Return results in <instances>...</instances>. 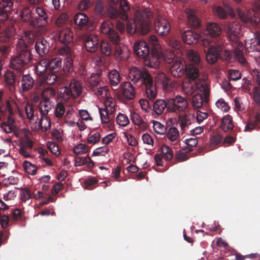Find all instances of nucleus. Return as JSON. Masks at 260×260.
Returning a JSON list of instances; mask_svg holds the SVG:
<instances>
[{
    "mask_svg": "<svg viewBox=\"0 0 260 260\" xmlns=\"http://www.w3.org/2000/svg\"><path fill=\"white\" fill-rule=\"evenodd\" d=\"M221 28L218 24L209 22L206 23L205 29L200 31L201 45L203 48H207L211 43V37H217L221 34Z\"/></svg>",
    "mask_w": 260,
    "mask_h": 260,
    "instance_id": "1",
    "label": "nucleus"
},
{
    "mask_svg": "<svg viewBox=\"0 0 260 260\" xmlns=\"http://www.w3.org/2000/svg\"><path fill=\"white\" fill-rule=\"evenodd\" d=\"M31 43L28 33L20 38L17 41L16 49L18 56L25 64L29 63L32 58V56L27 48L28 44Z\"/></svg>",
    "mask_w": 260,
    "mask_h": 260,
    "instance_id": "2",
    "label": "nucleus"
},
{
    "mask_svg": "<svg viewBox=\"0 0 260 260\" xmlns=\"http://www.w3.org/2000/svg\"><path fill=\"white\" fill-rule=\"evenodd\" d=\"M116 102L115 99L109 96L104 101V107L99 109L101 123L104 126L111 125L109 116L115 111Z\"/></svg>",
    "mask_w": 260,
    "mask_h": 260,
    "instance_id": "3",
    "label": "nucleus"
},
{
    "mask_svg": "<svg viewBox=\"0 0 260 260\" xmlns=\"http://www.w3.org/2000/svg\"><path fill=\"white\" fill-rule=\"evenodd\" d=\"M16 110L19 111V108L17 103L13 100H7L4 102H0V121L5 118L6 114L9 113L7 122L4 123L10 125L14 126V119L12 117Z\"/></svg>",
    "mask_w": 260,
    "mask_h": 260,
    "instance_id": "4",
    "label": "nucleus"
},
{
    "mask_svg": "<svg viewBox=\"0 0 260 260\" xmlns=\"http://www.w3.org/2000/svg\"><path fill=\"white\" fill-rule=\"evenodd\" d=\"M244 49L249 52L253 53V56L258 64H260V34L256 32L253 38L245 40Z\"/></svg>",
    "mask_w": 260,
    "mask_h": 260,
    "instance_id": "5",
    "label": "nucleus"
},
{
    "mask_svg": "<svg viewBox=\"0 0 260 260\" xmlns=\"http://www.w3.org/2000/svg\"><path fill=\"white\" fill-rule=\"evenodd\" d=\"M225 29L229 39L233 42V46H236L238 43V39L242 35V25L238 21L229 22L225 26Z\"/></svg>",
    "mask_w": 260,
    "mask_h": 260,
    "instance_id": "6",
    "label": "nucleus"
},
{
    "mask_svg": "<svg viewBox=\"0 0 260 260\" xmlns=\"http://www.w3.org/2000/svg\"><path fill=\"white\" fill-rule=\"evenodd\" d=\"M153 25L155 30L160 36H166L170 32V23L164 15L160 13H157L154 15Z\"/></svg>",
    "mask_w": 260,
    "mask_h": 260,
    "instance_id": "7",
    "label": "nucleus"
},
{
    "mask_svg": "<svg viewBox=\"0 0 260 260\" xmlns=\"http://www.w3.org/2000/svg\"><path fill=\"white\" fill-rule=\"evenodd\" d=\"M205 53L206 60L208 63L212 64L215 63L220 57L223 53V46L215 43H211L207 48H203Z\"/></svg>",
    "mask_w": 260,
    "mask_h": 260,
    "instance_id": "8",
    "label": "nucleus"
},
{
    "mask_svg": "<svg viewBox=\"0 0 260 260\" xmlns=\"http://www.w3.org/2000/svg\"><path fill=\"white\" fill-rule=\"evenodd\" d=\"M81 90L80 83L76 80H74L71 82L69 88L67 87L60 88L59 93L60 95L62 94L63 99L66 100L69 96L73 99L77 98L81 93Z\"/></svg>",
    "mask_w": 260,
    "mask_h": 260,
    "instance_id": "9",
    "label": "nucleus"
},
{
    "mask_svg": "<svg viewBox=\"0 0 260 260\" xmlns=\"http://www.w3.org/2000/svg\"><path fill=\"white\" fill-rule=\"evenodd\" d=\"M209 93V88L206 84H198L197 92L194 93L192 99V106L196 108L201 107L204 101L203 95L204 96V101L207 102Z\"/></svg>",
    "mask_w": 260,
    "mask_h": 260,
    "instance_id": "10",
    "label": "nucleus"
},
{
    "mask_svg": "<svg viewBox=\"0 0 260 260\" xmlns=\"http://www.w3.org/2000/svg\"><path fill=\"white\" fill-rule=\"evenodd\" d=\"M188 101L181 95L168 99V109L171 111L177 110L180 112L184 111L188 107Z\"/></svg>",
    "mask_w": 260,
    "mask_h": 260,
    "instance_id": "11",
    "label": "nucleus"
},
{
    "mask_svg": "<svg viewBox=\"0 0 260 260\" xmlns=\"http://www.w3.org/2000/svg\"><path fill=\"white\" fill-rule=\"evenodd\" d=\"M46 93L52 94V89L48 87L44 89L42 92V96L43 100L41 102L39 106V111L42 116H46L48 113L52 109L53 105L49 99L45 96Z\"/></svg>",
    "mask_w": 260,
    "mask_h": 260,
    "instance_id": "12",
    "label": "nucleus"
},
{
    "mask_svg": "<svg viewBox=\"0 0 260 260\" xmlns=\"http://www.w3.org/2000/svg\"><path fill=\"white\" fill-rule=\"evenodd\" d=\"M185 60L177 58L170 67L171 74L175 78H179L185 73Z\"/></svg>",
    "mask_w": 260,
    "mask_h": 260,
    "instance_id": "13",
    "label": "nucleus"
},
{
    "mask_svg": "<svg viewBox=\"0 0 260 260\" xmlns=\"http://www.w3.org/2000/svg\"><path fill=\"white\" fill-rule=\"evenodd\" d=\"M84 46L89 52H95L98 48L99 40L96 35L85 34L83 36Z\"/></svg>",
    "mask_w": 260,
    "mask_h": 260,
    "instance_id": "14",
    "label": "nucleus"
},
{
    "mask_svg": "<svg viewBox=\"0 0 260 260\" xmlns=\"http://www.w3.org/2000/svg\"><path fill=\"white\" fill-rule=\"evenodd\" d=\"M162 51H151L149 57L144 58V63L149 68L156 69L160 63Z\"/></svg>",
    "mask_w": 260,
    "mask_h": 260,
    "instance_id": "15",
    "label": "nucleus"
},
{
    "mask_svg": "<svg viewBox=\"0 0 260 260\" xmlns=\"http://www.w3.org/2000/svg\"><path fill=\"white\" fill-rule=\"evenodd\" d=\"M239 18L244 23H248L253 26H255L260 22V19L255 14L252 15L249 11H242L240 9H237Z\"/></svg>",
    "mask_w": 260,
    "mask_h": 260,
    "instance_id": "16",
    "label": "nucleus"
},
{
    "mask_svg": "<svg viewBox=\"0 0 260 260\" xmlns=\"http://www.w3.org/2000/svg\"><path fill=\"white\" fill-rule=\"evenodd\" d=\"M73 32L71 28L66 27L55 32V37L60 43L64 44L72 42Z\"/></svg>",
    "mask_w": 260,
    "mask_h": 260,
    "instance_id": "17",
    "label": "nucleus"
},
{
    "mask_svg": "<svg viewBox=\"0 0 260 260\" xmlns=\"http://www.w3.org/2000/svg\"><path fill=\"white\" fill-rule=\"evenodd\" d=\"M151 76L150 74L146 71H141L135 67H132L129 71L128 77L134 82H138L141 80L143 83L145 82V76Z\"/></svg>",
    "mask_w": 260,
    "mask_h": 260,
    "instance_id": "18",
    "label": "nucleus"
},
{
    "mask_svg": "<svg viewBox=\"0 0 260 260\" xmlns=\"http://www.w3.org/2000/svg\"><path fill=\"white\" fill-rule=\"evenodd\" d=\"M134 49L136 54L143 59L147 57L150 53L147 43L142 40H139L135 42Z\"/></svg>",
    "mask_w": 260,
    "mask_h": 260,
    "instance_id": "19",
    "label": "nucleus"
},
{
    "mask_svg": "<svg viewBox=\"0 0 260 260\" xmlns=\"http://www.w3.org/2000/svg\"><path fill=\"white\" fill-rule=\"evenodd\" d=\"M114 55L117 59L124 61L130 56L129 50L125 45L119 44L115 46Z\"/></svg>",
    "mask_w": 260,
    "mask_h": 260,
    "instance_id": "20",
    "label": "nucleus"
},
{
    "mask_svg": "<svg viewBox=\"0 0 260 260\" xmlns=\"http://www.w3.org/2000/svg\"><path fill=\"white\" fill-rule=\"evenodd\" d=\"M143 84L145 86L147 96L151 100L156 98L157 96L156 88L153 83L151 76H149L148 75L145 76V82Z\"/></svg>",
    "mask_w": 260,
    "mask_h": 260,
    "instance_id": "21",
    "label": "nucleus"
},
{
    "mask_svg": "<svg viewBox=\"0 0 260 260\" xmlns=\"http://www.w3.org/2000/svg\"><path fill=\"white\" fill-rule=\"evenodd\" d=\"M181 35L184 42L189 45L197 44L199 39H200V34H198L191 30L183 31Z\"/></svg>",
    "mask_w": 260,
    "mask_h": 260,
    "instance_id": "22",
    "label": "nucleus"
},
{
    "mask_svg": "<svg viewBox=\"0 0 260 260\" xmlns=\"http://www.w3.org/2000/svg\"><path fill=\"white\" fill-rule=\"evenodd\" d=\"M199 84H206L203 82H198L194 85L189 79H185L182 82L183 92L186 95H190L197 92V86Z\"/></svg>",
    "mask_w": 260,
    "mask_h": 260,
    "instance_id": "23",
    "label": "nucleus"
},
{
    "mask_svg": "<svg viewBox=\"0 0 260 260\" xmlns=\"http://www.w3.org/2000/svg\"><path fill=\"white\" fill-rule=\"evenodd\" d=\"M120 89L123 95L127 99L132 100L135 96L134 87L129 82H124L120 85Z\"/></svg>",
    "mask_w": 260,
    "mask_h": 260,
    "instance_id": "24",
    "label": "nucleus"
},
{
    "mask_svg": "<svg viewBox=\"0 0 260 260\" xmlns=\"http://www.w3.org/2000/svg\"><path fill=\"white\" fill-rule=\"evenodd\" d=\"M35 49L38 54L40 56H43L49 51V43L44 39H38L36 43Z\"/></svg>",
    "mask_w": 260,
    "mask_h": 260,
    "instance_id": "25",
    "label": "nucleus"
},
{
    "mask_svg": "<svg viewBox=\"0 0 260 260\" xmlns=\"http://www.w3.org/2000/svg\"><path fill=\"white\" fill-rule=\"evenodd\" d=\"M149 12L147 9H137L134 13L133 20L138 24L145 21V18L149 16L148 13Z\"/></svg>",
    "mask_w": 260,
    "mask_h": 260,
    "instance_id": "26",
    "label": "nucleus"
},
{
    "mask_svg": "<svg viewBox=\"0 0 260 260\" xmlns=\"http://www.w3.org/2000/svg\"><path fill=\"white\" fill-rule=\"evenodd\" d=\"M220 126L225 132L232 131L234 127L232 117L229 114L224 116L221 119Z\"/></svg>",
    "mask_w": 260,
    "mask_h": 260,
    "instance_id": "27",
    "label": "nucleus"
},
{
    "mask_svg": "<svg viewBox=\"0 0 260 260\" xmlns=\"http://www.w3.org/2000/svg\"><path fill=\"white\" fill-rule=\"evenodd\" d=\"M48 65V59L44 58L36 63L35 67V72L36 74L41 76L46 72Z\"/></svg>",
    "mask_w": 260,
    "mask_h": 260,
    "instance_id": "28",
    "label": "nucleus"
},
{
    "mask_svg": "<svg viewBox=\"0 0 260 260\" xmlns=\"http://www.w3.org/2000/svg\"><path fill=\"white\" fill-rule=\"evenodd\" d=\"M185 73L187 79L194 80L199 76V72L198 68L193 64L190 63L185 67Z\"/></svg>",
    "mask_w": 260,
    "mask_h": 260,
    "instance_id": "29",
    "label": "nucleus"
},
{
    "mask_svg": "<svg viewBox=\"0 0 260 260\" xmlns=\"http://www.w3.org/2000/svg\"><path fill=\"white\" fill-rule=\"evenodd\" d=\"M14 10L16 11V13L18 14L20 19L23 21H28L31 18V11L28 7H26L23 9H15Z\"/></svg>",
    "mask_w": 260,
    "mask_h": 260,
    "instance_id": "30",
    "label": "nucleus"
},
{
    "mask_svg": "<svg viewBox=\"0 0 260 260\" xmlns=\"http://www.w3.org/2000/svg\"><path fill=\"white\" fill-rule=\"evenodd\" d=\"M34 85V80L29 75H23L21 80L22 89L23 91L30 90Z\"/></svg>",
    "mask_w": 260,
    "mask_h": 260,
    "instance_id": "31",
    "label": "nucleus"
},
{
    "mask_svg": "<svg viewBox=\"0 0 260 260\" xmlns=\"http://www.w3.org/2000/svg\"><path fill=\"white\" fill-rule=\"evenodd\" d=\"M234 48V53L239 60V61L242 63L244 64L246 62L245 59L243 57V53L244 47L242 43H238V44H236V46H233Z\"/></svg>",
    "mask_w": 260,
    "mask_h": 260,
    "instance_id": "32",
    "label": "nucleus"
},
{
    "mask_svg": "<svg viewBox=\"0 0 260 260\" xmlns=\"http://www.w3.org/2000/svg\"><path fill=\"white\" fill-rule=\"evenodd\" d=\"M186 56L187 59L192 64L198 65L201 61V57L199 53L194 50L190 49L187 51Z\"/></svg>",
    "mask_w": 260,
    "mask_h": 260,
    "instance_id": "33",
    "label": "nucleus"
},
{
    "mask_svg": "<svg viewBox=\"0 0 260 260\" xmlns=\"http://www.w3.org/2000/svg\"><path fill=\"white\" fill-rule=\"evenodd\" d=\"M168 108V101L164 100H157L153 105V111L157 115H160L163 113L165 109Z\"/></svg>",
    "mask_w": 260,
    "mask_h": 260,
    "instance_id": "34",
    "label": "nucleus"
},
{
    "mask_svg": "<svg viewBox=\"0 0 260 260\" xmlns=\"http://www.w3.org/2000/svg\"><path fill=\"white\" fill-rule=\"evenodd\" d=\"M167 137L171 142L174 143V144L176 146H178L179 142V134L176 127H172L169 129Z\"/></svg>",
    "mask_w": 260,
    "mask_h": 260,
    "instance_id": "35",
    "label": "nucleus"
},
{
    "mask_svg": "<svg viewBox=\"0 0 260 260\" xmlns=\"http://www.w3.org/2000/svg\"><path fill=\"white\" fill-rule=\"evenodd\" d=\"M155 82L161 85L164 89H167L169 83V80L168 76L164 73H159L155 77Z\"/></svg>",
    "mask_w": 260,
    "mask_h": 260,
    "instance_id": "36",
    "label": "nucleus"
},
{
    "mask_svg": "<svg viewBox=\"0 0 260 260\" xmlns=\"http://www.w3.org/2000/svg\"><path fill=\"white\" fill-rule=\"evenodd\" d=\"M74 21L76 25L79 27L85 26L89 21L88 17L84 13H79L77 14L74 18Z\"/></svg>",
    "mask_w": 260,
    "mask_h": 260,
    "instance_id": "37",
    "label": "nucleus"
},
{
    "mask_svg": "<svg viewBox=\"0 0 260 260\" xmlns=\"http://www.w3.org/2000/svg\"><path fill=\"white\" fill-rule=\"evenodd\" d=\"M108 79L112 86H117L120 82V74L116 70L113 69L109 72Z\"/></svg>",
    "mask_w": 260,
    "mask_h": 260,
    "instance_id": "38",
    "label": "nucleus"
},
{
    "mask_svg": "<svg viewBox=\"0 0 260 260\" xmlns=\"http://www.w3.org/2000/svg\"><path fill=\"white\" fill-rule=\"evenodd\" d=\"M82 165H86L89 168H92L94 166V162L88 156L76 157L75 159V166H81Z\"/></svg>",
    "mask_w": 260,
    "mask_h": 260,
    "instance_id": "39",
    "label": "nucleus"
},
{
    "mask_svg": "<svg viewBox=\"0 0 260 260\" xmlns=\"http://www.w3.org/2000/svg\"><path fill=\"white\" fill-rule=\"evenodd\" d=\"M62 65V60L60 58H55L51 60L48 59V68L52 72L58 71Z\"/></svg>",
    "mask_w": 260,
    "mask_h": 260,
    "instance_id": "40",
    "label": "nucleus"
},
{
    "mask_svg": "<svg viewBox=\"0 0 260 260\" xmlns=\"http://www.w3.org/2000/svg\"><path fill=\"white\" fill-rule=\"evenodd\" d=\"M35 12L42 21V23L41 24H38V26L41 27L47 25L48 24V16L44 10L42 8L37 7Z\"/></svg>",
    "mask_w": 260,
    "mask_h": 260,
    "instance_id": "41",
    "label": "nucleus"
},
{
    "mask_svg": "<svg viewBox=\"0 0 260 260\" xmlns=\"http://www.w3.org/2000/svg\"><path fill=\"white\" fill-rule=\"evenodd\" d=\"M57 78V76L55 73L48 74L43 80L40 81L38 83V85L40 87L45 83L48 85L53 84L56 81Z\"/></svg>",
    "mask_w": 260,
    "mask_h": 260,
    "instance_id": "42",
    "label": "nucleus"
},
{
    "mask_svg": "<svg viewBox=\"0 0 260 260\" xmlns=\"http://www.w3.org/2000/svg\"><path fill=\"white\" fill-rule=\"evenodd\" d=\"M120 8L122 11V14L120 16V18L123 20H126L128 19V16L126 14V12H128L130 10V6L128 5V2L126 0H120Z\"/></svg>",
    "mask_w": 260,
    "mask_h": 260,
    "instance_id": "43",
    "label": "nucleus"
},
{
    "mask_svg": "<svg viewBox=\"0 0 260 260\" xmlns=\"http://www.w3.org/2000/svg\"><path fill=\"white\" fill-rule=\"evenodd\" d=\"M69 20V16L67 13L63 12L59 14L55 20V25L57 27L66 25Z\"/></svg>",
    "mask_w": 260,
    "mask_h": 260,
    "instance_id": "44",
    "label": "nucleus"
},
{
    "mask_svg": "<svg viewBox=\"0 0 260 260\" xmlns=\"http://www.w3.org/2000/svg\"><path fill=\"white\" fill-rule=\"evenodd\" d=\"M39 125L43 132H46L51 127V120L46 116H42L39 120Z\"/></svg>",
    "mask_w": 260,
    "mask_h": 260,
    "instance_id": "45",
    "label": "nucleus"
},
{
    "mask_svg": "<svg viewBox=\"0 0 260 260\" xmlns=\"http://www.w3.org/2000/svg\"><path fill=\"white\" fill-rule=\"evenodd\" d=\"M13 5L11 0H3L0 3V14L6 13L9 12Z\"/></svg>",
    "mask_w": 260,
    "mask_h": 260,
    "instance_id": "46",
    "label": "nucleus"
},
{
    "mask_svg": "<svg viewBox=\"0 0 260 260\" xmlns=\"http://www.w3.org/2000/svg\"><path fill=\"white\" fill-rule=\"evenodd\" d=\"M23 167L25 172L29 175H34L36 174V166L30 162L25 160L23 162Z\"/></svg>",
    "mask_w": 260,
    "mask_h": 260,
    "instance_id": "47",
    "label": "nucleus"
},
{
    "mask_svg": "<svg viewBox=\"0 0 260 260\" xmlns=\"http://www.w3.org/2000/svg\"><path fill=\"white\" fill-rule=\"evenodd\" d=\"M89 149L88 146L83 143H79L73 148V152L76 155H82L86 153Z\"/></svg>",
    "mask_w": 260,
    "mask_h": 260,
    "instance_id": "48",
    "label": "nucleus"
},
{
    "mask_svg": "<svg viewBox=\"0 0 260 260\" xmlns=\"http://www.w3.org/2000/svg\"><path fill=\"white\" fill-rule=\"evenodd\" d=\"M100 49L102 53L106 56H110L112 53L111 44L106 40H104L101 42Z\"/></svg>",
    "mask_w": 260,
    "mask_h": 260,
    "instance_id": "49",
    "label": "nucleus"
},
{
    "mask_svg": "<svg viewBox=\"0 0 260 260\" xmlns=\"http://www.w3.org/2000/svg\"><path fill=\"white\" fill-rule=\"evenodd\" d=\"M113 29L112 23L109 20L104 21L101 25V32L107 36L110 34Z\"/></svg>",
    "mask_w": 260,
    "mask_h": 260,
    "instance_id": "50",
    "label": "nucleus"
},
{
    "mask_svg": "<svg viewBox=\"0 0 260 260\" xmlns=\"http://www.w3.org/2000/svg\"><path fill=\"white\" fill-rule=\"evenodd\" d=\"M116 122L119 125L125 127L129 123V120L126 115L119 113L116 117Z\"/></svg>",
    "mask_w": 260,
    "mask_h": 260,
    "instance_id": "51",
    "label": "nucleus"
},
{
    "mask_svg": "<svg viewBox=\"0 0 260 260\" xmlns=\"http://www.w3.org/2000/svg\"><path fill=\"white\" fill-rule=\"evenodd\" d=\"M148 41L152 45L151 51H162L160 45L159 43L158 39L154 35L149 37Z\"/></svg>",
    "mask_w": 260,
    "mask_h": 260,
    "instance_id": "52",
    "label": "nucleus"
},
{
    "mask_svg": "<svg viewBox=\"0 0 260 260\" xmlns=\"http://www.w3.org/2000/svg\"><path fill=\"white\" fill-rule=\"evenodd\" d=\"M213 14L220 19H224L227 16V13L221 7L214 5L212 8Z\"/></svg>",
    "mask_w": 260,
    "mask_h": 260,
    "instance_id": "53",
    "label": "nucleus"
},
{
    "mask_svg": "<svg viewBox=\"0 0 260 260\" xmlns=\"http://www.w3.org/2000/svg\"><path fill=\"white\" fill-rule=\"evenodd\" d=\"M19 148L31 149L33 146L32 141L27 137L21 138L19 140Z\"/></svg>",
    "mask_w": 260,
    "mask_h": 260,
    "instance_id": "54",
    "label": "nucleus"
},
{
    "mask_svg": "<svg viewBox=\"0 0 260 260\" xmlns=\"http://www.w3.org/2000/svg\"><path fill=\"white\" fill-rule=\"evenodd\" d=\"M73 64L72 56H67L64 59L63 70L65 73L71 72L73 70Z\"/></svg>",
    "mask_w": 260,
    "mask_h": 260,
    "instance_id": "55",
    "label": "nucleus"
},
{
    "mask_svg": "<svg viewBox=\"0 0 260 260\" xmlns=\"http://www.w3.org/2000/svg\"><path fill=\"white\" fill-rule=\"evenodd\" d=\"M138 32L145 35L150 30V25L148 22L145 21L138 24Z\"/></svg>",
    "mask_w": 260,
    "mask_h": 260,
    "instance_id": "56",
    "label": "nucleus"
},
{
    "mask_svg": "<svg viewBox=\"0 0 260 260\" xmlns=\"http://www.w3.org/2000/svg\"><path fill=\"white\" fill-rule=\"evenodd\" d=\"M107 13L109 17L113 19H116L117 17L120 18V16L121 14H122L118 12L117 8L112 7V6H109L108 7Z\"/></svg>",
    "mask_w": 260,
    "mask_h": 260,
    "instance_id": "57",
    "label": "nucleus"
},
{
    "mask_svg": "<svg viewBox=\"0 0 260 260\" xmlns=\"http://www.w3.org/2000/svg\"><path fill=\"white\" fill-rule=\"evenodd\" d=\"M128 20L126 23V30L128 33L130 34H133L138 31V24L135 22V21L132 19L127 20Z\"/></svg>",
    "mask_w": 260,
    "mask_h": 260,
    "instance_id": "58",
    "label": "nucleus"
},
{
    "mask_svg": "<svg viewBox=\"0 0 260 260\" xmlns=\"http://www.w3.org/2000/svg\"><path fill=\"white\" fill-rule=\"evenodd\" d=\"M24 64H25L21 61L18 56L13 58L10 62V67L16 70L20 68Z\"/></svg>",
    "mask_w": 260,
    "mask_h": 260,
    "instance_id": "59",
    "label": "nucleus"
},
{
    "mask_svg": "<svg viewBox=\"0 0 260 260\" xmlns=\"http://www.w3.org/2000/svg\"><path fill=\"white\" fill-rule=\"evenodd\" d=\"M161 153L167 160H170L173 157V152L168 146L164 145L162 146Z\"/></svg>",
    "mask_w": 260,
    "mask_h": 260,
    "instance_id": "60",
    "label": "nucleus"
},
{
    "mask_svg": "<svg viewBox=\"0 0 260 260\" xmlns=\"http://www.w3.org/2000/svg\"><path fill=\"white\" fill-rule=\"evenodd\" d=\"M153 128L154 132L159 135L164 134L166 131L165 126L156 121H153Z\"/></svg>",
    "mask_w": 260,
    "mask_h": 260,
    "instance_id": "61",
    "label": "nucleus"
},
{
    "mask_svg": "<svg viewBox=\"0 0 260 260\" xmlns=\"http://www.w3.org/2000/svg\"><path fill=\"white\" fill-rule=\"evenodd\" d=\"M17 197L16 189L9 190L3 194V199L6 201H14Z\"/></svg>",
    "mask_w": 260,
    "mask_h": 260,
    "instance_id": "62",
    "label": "nucleus"
},
{
    "mask_svg": "<svg viewBox=\"0 0 260 260\" xmlns=\"http://www.w3.org/2000/svg\"><path fill=\"white\" fill-rule=\"evenodd\" d=\"M47 146L48 148L50 150L51 153L55 155L56 156H58L60 154V151L59 149L58 145L52 142H48L46 143Z\"/></svg>",
    "mask_w": 260,
    "mask_h": 260,
    "instance_id": "63",
    "label": "nucleus"
},
{
    "mask_svg": "<svg viewBox=\"0 0 260 260\" xmlns=\"http://www.w3.org/2000/svg\"><path fill=\"white\" fill-rule=\"evenodd\" d=\"M216 107L221 111L228 112L230 110L228 104L222 99H220L216 102Z\"/></svg>",
    "mask_w": 260,
    "mask_h": 260,
    "instance_id": "64",
    "label": "nucleus"
}]
</instances>
